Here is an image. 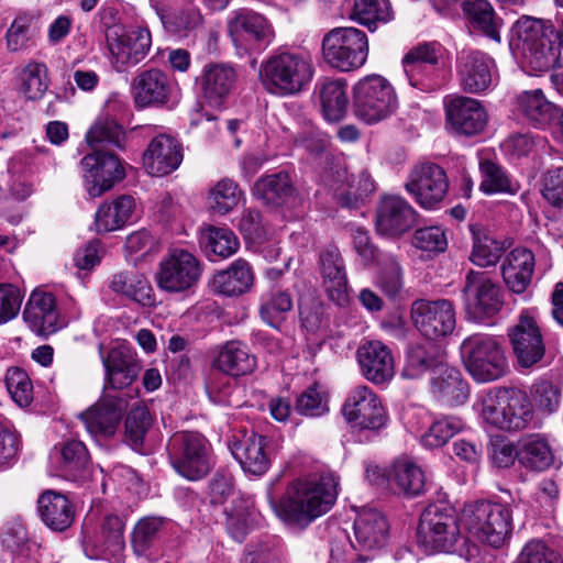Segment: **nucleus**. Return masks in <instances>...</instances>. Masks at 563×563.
I'll use <instances>...</instances> for the list:
<instances>
[{
    "label": "nucleus",
    "mask_w": 563,
    "mask_h": 563,
    "mask_svg": "<svg viewBox=\"0 0 563 563\" xmlns=\"http://www.w3.org/2000/svg\"><path fill=\"white\" fill-rule=\"evenodd\" d=\"M85 175V187L91 198L100 197L125 176L124 167L119 157L112 153L95 150L81 162Z\"/></svg>",
    "instance_id": "nucleus-17"
},
{
    "label": "nucleus",
    "mask_w": 563,
    "mask_h": 563,
    "mask_svg": "<svg viewBox=\"0 0 563 563\" xmlns=\"http://www.w3.org/2000/svg\"><path fill=\"white\" fill-rule=\"evenodd\" d=\"M534 265V255L526 247H516L506 256L503 263V277L512 292L522 294L527 289Z\"/></svg>",
    "instance_id": "nucleus-36"
},
{
    "label": "nucleus",
    "mask_w": 563,
    "mask_h": 563,
    "mask_svg": "<svg viewBox=\"0 0 563 563\" xmlns=\"http://www.w3.org/2000/svg\"><path fill=\"white\" fill-rule=\"evenodd\" d=\"M135 211V199L132 196L123 195L110 203L99 207L95 216L97 232L106 233L123 228L132 220Z\"/></svg>",
    "instance_id": "nucleus-39"
},
{
    "label": "nucleus",
    "mask_w": 563,
    "mask_h": 563,
    "mask_svg": "<svg viewBox=\"0 0 563 563\" xmlns=\"http://www.w3.org/2000/svg\"><path fill=\"white\" fill-rule=\"evenodd\" d=\"M47 69L44 64L30 63L21 73V90L30 100H36L47 90Z\"/></svg>",
    "instance_id": "nucleus-58"
},
{
    "label": "nucleus",
    "mask_w": 563,
    "mask_h": 563,
    "mask_svg": "<svg viewBox=\"0 0 563 563\" xmlns=\"http://www.w3.org/2000/svg\"><path fill=\"white\" fill-rule=\"evenodd\" d=\"M167 451L175 471L189 481H199L211 470L209 442L198 432H176L168 441Z\"/></svg>",
    "instance_id": "nucleus-6"
},
{
    "label": "nucleus",
    "mask_w": 563,
    "mask_h": 563,
    "mask_svg": "<svg viewBox=\"0 0 563 563\" xmlns=\"http://www.w3.org/2000/svg\"><path fill=\"white\" fill-rule=\"evenodd\" d=\"M518 454L519 462L533 471H544L553 463V453L548 442L539 435L523 440Z\"/></svg>",
    "instance_id": "nucleus-53"
},
{
    "label": "nucleus",
    "mask_w": 563,
    "mask_h": 563,
    "mask_svg": "<svg viewBox=\"0 0 563 563\" xmlns=\"http://www.w3.org/2000/svg\"><path fill=\"white\" fill-rule=\"evenodd\" d=\"M132 93L140 108L163 106L169 100L172 82L164 71L157 68L147 69L134 78Z\"/></svg>",
    "instance_id": "nucleus-31"
},
{
    "label": "nucleus",
    "mask_w": 563,
    "mask_h": 563,
    "mask_svg": "<svg viewBox=\"0 0 563 563\" xmlns=\"http://www.w3.org/2000/svg\"><path fill=\"white\" fill-rule=\"evenodd\" d=\"M5 386L13 401L20 407H27L33 400V386L27 373L21 368H9Z\"/></svg>",
    "instance_id": "nucleus-62"
},
{
    "label": "nucleus",
    "mask_w": 563,
    "mask_h": 563,
    "mask_svg": "<svg viewBox=\"0 0 563 563\" xmlns=\"http://www.w3.org/2000/svg\"><path fill=\"white\" fill-rule=\"evenodd\" d=\"M109 287L118 295L130 298L142 306L154 302L152 287L146 277L135 271H124L112 276Z\"/></svg>",
    "instance_id": "nucleus-43"
},
{
    "label": "nucleus",
    "mask_w": 563,
    "mask_h": 563,
    "mask_svg": "<svg viewBox=\"0 0 563 563\" xmlns=\"http://www.w3.org/2000/svg\"><path fill=\"white\" fill-rule=\"evenodd\" d=\"M459 537L452 511L438 505L428 506L420 516L417 538L426 552H450Z\"/></svg>",
    "instance_id": "nucleus-11"
},
{
    "label": "nucleus",
    "mask_w": 563,
    "mask_h": 563,
    "mask_svg": "<svg viewBox=\"0 0 563 563\" xmlns=\"http://www.w3.org/2000/svg\"><path fill=\"white\" fill-rule=\"evenodd\" d=\"M460 354L466 371L478 383L497 380L508 371L504 349L493 335H468L460 345Z\"/></svg>",
    "instance_id": "nucleus-4"
},
{
    "label": "nucleus",
    "mask_w": 563,
    "mask_h": 563,
    "mask_svg": "<svg viewBox=\"0 0 563 563\" xmlns=\"http://www.w3.org/2000/svg\"><path fill=\"white\" fill-rule=\"evenodd\" d=\"M431 394L440 404L453 407L466 401L470 386L459 369L444 364L433 372Z\"/></svg>",
    "instance_id": "nucleus-32"
},
{
    "label": "nucleus",
    "mask_w": 563,
    "mask_h": 563,
    "mask_svg": "<svg viewBox=\"0 0 563 563\" xmlns=\"http://www.w3.org/2000/svg\"><path fill=\"white\" fill-rule=\"evenodd\" d=\"M152 426V417L145 406H135L125 419V440L133 448H140Z\"/></svg>",
    "instance_id": "nucleus-59"
},
{
    "label": "nucleus",
    "mask_w": 563,
    "mask_h": 563,
    "mask_svg": "<svg viewBox=\"0 0 563 563\" xmlns=\"http://www.w3.org/2000/svg\"><path fill=\"white\" fill-rule=\"evenodd\" d=\"M398 98L390 82L380 75H369L354 86V111L358 119L373 124L391 115Z\"/></svg>",
    "instance_id": "nucleus-7"
},
{
    "label": "nucleus",
    "mask_w": 563,
    "mask_h": 563,
    "mask_svg": "<svg viewBox=\"0 0 563 563\" xmlns=\"http://www.w3.org/2000/svg\"><path fill=\"white\" fill-rule=\"evenodd\" d=\"M201 274L202 264L192 253L174 249L161 260L155 278L161 290L179 294L194 288Z\"/></svg>",
    "instance_id": "nucleus-10"
},
{
    "label": "nucleus",
    "mask_w": 563,
    "mask_h": 563,
    "mask_svg": "<svg viewBox=\"0 0 563 563\" xmlns=\"http://www.w3.org/2000/svg\"><path fill=\"white\" fill-rule=\"evenodd\" d=\"M324 60L341 71H351L364 65L368 55L366 34L355 27H338L322 41Z\"/></svg>",
    "instance_id": "nucleus-8"
},
{
    "label": "nucleus",
    "mask_w": 563,
    "mask_h": 563,
    "mask_svg": "<svg viewBox=\"0 0 563 563\" xmlns=\"http://www.w3.org/2000/svg\"><path fill=\"white\" fill-rule=\"evenodd\" d=\"M462 9L471 25L488 36L500 42L499 29L501 21L496 16L492 4L487 0H465Z\"/></svg>",
    "instance_id": "nucleus-45"
},
{
    "label": "nucleus",
    "mask_w": 563,
    "mask_h": 563,
    "mask_svg": "<svg viewBox=\"0 0 563 563\" xmlns=\"http://www.w3.org/2000/svg\"><path fill=\"white\" fill-rule=\"evenodd\" d=\"M151 5L161 18L165 29L174 33L195 30L202 22L199 9L191 2H186L183 7L175 9L169 15H166L158 7L157 0H151Z\"/></svg>",
    "instance_id": "nucleus-51"
},
{
    "label": "nucleus",
    "mask_w": 563,
    "mask_h": 563,
    "mask_svg": "<svg viewBox=\"0 0 563 563\" xmlns=\"http://www.w3.org/2000/svg\"><path fill=\"white\" fill-rule=\"evenodd\" d=\"M292 194L291 179L285 172L262 176L253 187L254 197L269 207L285 205Z\"/></svg>",
    "instance_id": "nucleus-41"
},
{
    "label": "nucleus",
    "mask_w": 563,
    "mask_h": 563,
    "mask_svg": "<svg viewBox=\"0 0 563 563\" xmlns=\"http://www.w3.org/2000/svg\"><path fill=\"white\" fill-rule=\"evenodd\" d=\"M124 521L117 515L104 517L97 547L111 563H121L125 548Z\"/></svg>",
    "instance_id": "nucleus-44"
},
{
    "label": "nucleus",
    "mask_w": 563,
    "mask_h": 563,
    "mask_svg": "<svg viewBox=\"0 0 563 563\" xmlns=\"http://www.w3.org/2000/svg\"><path fill=\"white\" fill-rule=\"evenodd\" d=\"M165 519L147 516L140 519L132 531V549L139 556H152L166 534Z\"/></svg>",
    "instance_id": "nucleus-42"
},
{
    "label": "nucleus",
    "mask_w": 563,
    "mask_h": 563,
    "mask_svg": "<svg viewBox=\"0 0 563 563\" xmlns=\"http://www.w3.org/2000/svg\"><path fill=\"white\" fill-rule=\"evenodd\" d=\"M23 319L36 334L55 333L59 328L55 297L49 292L33 291L25 305Z\"/></svg>",
    "instance_id": "nucleus-30"
},
{
    "label": "nucleus",
    "mask_w": 563,
    "mask_h": 563,
    "mask_svg": "<svg viewBox=\"0 0 563 563\" xmlns=\"http://www.w3.org/2000/svg\"><path fill=\"white\" fill-rule=\"evenodd\" d=\"M128 408L122 397L103 396L79 415L87 432L95 439L112 438Z\"/></svg>",
    "instance_id": "nucleus-18"
},
{
    "label": "nucleus",
    "mask_w": 563,
    "mask_h": 563,
    "mask_svg": "<svg viewBox=\"0 0 563 563\" xmlns=\"http://www.w3.org/2000/svg\"><path fill=\"white\" fill-rule=\"evenodd\" d=\"M338 486L339 478L333 473L296 481L279 501H272L271 506L285 522L307 527L332 508Z\"/></svg>",
    "instance_id": "nucleus-1"
},
{
    "label": "nucleus",
    "mask_w": 563,
    "mask_h": 563,
    "mask_svg": "<svg viewBox=\"0 0 563 563\" xmlns=\"http://www.w3.org/2000/svg\"><path fill=\"white\" fill-rule=\"evenodd\" d=\"M504 253L500 242L485 233H474L471 261L479 267H489L498 263Z\"/></svg>",
    "instance_id": "nucleus-56"
},
{
    "label": "nucleus",
    "mask_w": 563,
    "mask_h": 563,
    "mask_svg": "<svg viewBox=\"0 0 563 563\" xmlns=\"http://www.w3.org/2000/svg\"><path fill=\"white\" fill-rule=\"evenodd\" d=\"M405 188L422 208L432 209L444 199L449 180L441 166L422 163L411 169Z\"/></svg>",
    "instance_id": "nucleus-15"
},
{
    "label": "nucleus",
    "mask_w": 563,
    "mask_h": 563,
    "mask_svg": "<svg viewBox=\"0 0 563 563\" xmlns=\"http://www.w3.org/2000/svg\"><path fill=\"white\" fill-rule=\"evenodd\" d=\"M494 60L478 51H463L457 57L456 70L462 89L470 93L487 90L493 84Z\"/></svg>",
    "instance_id": "nucleus-23"
},
{
    "label": "nucleus",
    "mask_w": 563,
    "mask_h": 563,
    "mask_svg": "<svg viewBox=\"0 0 563 563\" xmlns=\"http://www.w3.org/2000/svg\"><path fill=\"white\" fill-rule=\"evenodd\" d=\"M444 365L440 361V353L437 345L431 342L426 344H416L407 353V362L404 368V375L409 378H417L438 366Z\"/></svg>",
    "instance_id": "nucleus-50"
},
{
    "label": "nucleus",
    "mask_w": 563,
    "mask_h": 563,
    "mask_svg": "<svg viewBox=\"0 0 563 563\" xmlns=\"http://www.w3.org/2000/svg\"><path fill=\"white\" fill-rule=\"evenodd\" d=\"M238 185L228 178L220 180L209 195L210 208L220 214L230 212L240 201Z\"/></svg>",
    "instance_id": "nucleus-61"
},
{
    "label": "nucleus",
    "mask_w": 563,
    "mask_h": 563,
    "mask_svg": "<svg viewBox=\"0 0 563 563\" xmlns=\"http://www.w3.org/2000/svg\"><path fill=\"white\" fill-rule=\"evenodd\" d=\"M212 367L224 375L243 376L255 369L256 357L250 353L246 344L231 340L216 347Z\"/></svg>",
    "instance_id": "nucleus-33"
},
{
    "label": "nucleus",
    "mask_w": 563,
    "mask_h": 563,
    "mask_svg": "<svg viewBox=\"0 0 563 563\" xmlns=\"http://www.w3.org/2000/svg\"><path fill=\"white\" fill-rule=\"evenodd\" d=\"M507 388L497 389L486 395L482 402L481 417L484 422L506 430Z\"/></svg>",
    "instance_id": "nucleus-60"
},
{
    "label": "nucleus",
    "mask_w": 563,
    "mask_h": 563,
    "mask_svg": "<svg viewBox=\"0 0 563 563\" xmlns=\"http://www.w3.org/2000/svg\"><path fill=\"white\" fill-rule=\"evenodd\" d=\"M511 45L536 71H547L560 60L563 48V16L555 29L550 20L523 15L512 26Z\"/></svg>",
    "instance_id": "nucleus-2"
},
{
    "label": "nucleus",
    "mask_w": 563,
    "mask_h": 563,
    "mask_svg": "<svg viewBox=\"0 0 563 563\" xmlns=\"http://www.w3.org/2000/svg\"><path fill=\"white\" fill-rule=\"evenodd\" d=\"M106 38L110 63L119 73L142 62L152 45L151 33L145 27L125 30L122 26H112L107 30Z\"/></svg>",
    "instance_id": "nucleus-12"
},
{
    "label": "nucleus",
    "mask_w": 563,
    "mask_h": 563,
    "mask_svg": "<svg viewBox=\"0 0 563 563\" xmlns=\"http://www.w3.org/2000/svg\"><path fill=\"white\" fill-rule=\"evenodd\" d=\"M351 19L373 32L378 24L391 21L394 12L389 0H354Z\"/></svg>",
    "instance_id": "nucleus-48"
},
{
    "label": "nucleus",
    "mask_w": 563,
    "mask_h": 563,
    "mask_svg": "<svg viewBox=\"0 0 563 563\" xmlns=\"http://www.w3.org/2000/svg\"><path fill=\"white\" fill-rule=\"evenodd\" d=\"M460 520L471 540L494 549H500L511 537V510L499 503L478 500L467 504Z\"/></svg>",
    "instance_id": "nucleus-3"
},
{
    "label": "nucleus",
    "mask_w": 563,
    "mask_h": 563,
    "mask_svg": "<svg viewBox=\"0 0 563 563\" xmlns=\"http://www.w3.org/2000/svg\"><path fill=\"white\" fill-rule=\"evenodd\" d=\"M418 213L402 197L384 196L376 208V230L382 235L400 236L417 223Z\"/></svg>",
    "instance_id": "nucleus-20"
},
{
    "label": "nucleus",
    "mask_w": 563,
    "mask_h": 563,
    "mask_svg": "<svg viewBox=\"0 0 563 563\" xmlns=\"http://www.w3.org/2000/svg\"><path fill=\"white\" fill-rule=\"evenodd\" d=\"M411 320L415 328L429 340L450 335L456 324L454 306L446 299L413 301Z\"/></svg>",
    "instance_id": "nucleus-14"
},
{
    "label": "nucleus",
    "mask_w": 563,
    "mask_h": 563,
    "mask_svg": "<svg viewBox=\"0 0 563 563\" xmlns=\"http://www.w3.org/2000/svg\"><path fill=\"white\" fill-rule=\"evenodd\" d=\"M254 501L251 498L240 497L233 501L230 510H227L225 527L229 534L235 541L241 542L254 523Z\"/></svg>",
    "instance_id": "nucleus-52"
},
{
    "label": "nucleus",
    "mask_w": 563,
    "mask_h": 563,
    "mask_svg": "<svg viewBox=\"0 0 563 563\" xmlns=\"http://www.w3.org/2000/svg\"><path fill=\"white\" fill-rule=\"evenodd\" d=\"M506 430H522L533 418L532 405L528 396L518 389L507 388Z\"/></svg>",
    "instance_id": "nucleus-55"
},
{
    "label": "nucleus",
    "mask_w": 563,
    "mask_h": 563,
    "mask_svg": "<svg viewBox=\"0 0 563 563\" xmlns=\"http://www.w3.org/2000/svg\"><path fill=\"white\" fill-rule=\"evenodd\" d=\"M183 161L181 147L168 135L154 137L143 156V164L152 176H165L177 169Z\"/></svg>",
    "instance_id": "nucleus-29"
},
{
    "label": "nucleus",
    "mask_w": 563,
    "mask_h": 563,
    "mask_svg": "<svg viewBox=\"0 0 563 563\" xmlns=\"http://www.w3.org/2000/svg\"><path fill=\"white\" fill-rule=\"evenodd\" d=\"M357 361L363 376L373 384L389 382L395 374L390 349L380 341H369L357 350Z\"/></svg>",
    "instance_id": "nucleus-26"
},
{
    "label": "nucleus",
    "mask_w": 563,
    "mask_h": 563,
    "mask_svg": "<svg viewBox=\"0 0 563 563\" xmlns=\"http://www.w3.org/2000/svg\"><path fill=\"white\" fill-rule=\"evenodd\" d=\"M228 32L236 47H245L244 41L258 48L267 47L274 38V30L268 21L250 9H239L228 19Z\"/></svg>",
    "instance_id": "nucleus-19"
},
{
    "label": "nucleus",
    "mask_w": 563,
    "mask_h": 563,
    "mask_svg": "<svg viewBox=\"0 0 563 563\" xmlns=\"http://www.w3.org/2000/svg\"><path fill=\"white\" fill-rule=\"evenodd\" d=\"M389 483L395 484L399 492L408 496H417L423 492L426 478L422 470L408 459L394 462L388 474Z\"/></svg>",
    "instance_id": "nucleus-46"
},
{
    "label": "nucleus",
    "mask_w": 563,
    "mask_h": 563,
    "mask_svg": "<svg viewBox=\"0 0 563 563\" xmlns=\"http://www.w3.org/2000/svg\"><path fill=\"white\" fill-rule=\"evenodd\" d=\"M509 340L520 368L538 366L545 356V344L540 327L531 311L520 313L518 322L509 330Z\"/></svg>",
    "instance_id": "nucleus-13"
},
{
    "label": "nucleus",
    "mask_w": 563,
    "mask_h": 563,
    "mask_svg": "<svg viewBox=\"0 0 563 563\" xmlns=\"http://www.w3.org/2000/svg\"><path fill=\"white\" fill-rule=\"evenodd\" d=\"M446 123L460 135L479 134L487 124V113L482 103L470 97L456 96L446 99Z\"/></svg>",
    "instance_id": "nucleus-21"
},
{
    "label": "nucleus",
    "mask_w": 563,
    "mask_h": 563,
    "mask_svg": "<svg viewBox=\"0 0 563 563\" xmlns=\"http://www.w3.org/2000/svg\"><path fill=\"white\" fill-rule=\"evenodd\" d=\"M266 438L254 431H245L240 437H233L229 449L245 473L263 475L269 467L266 453Z\"/></svg>",
    "instance_id": "nucleus-25"
},
{
    "label": "nucleus",
    "mask_w": 563,
    "mask_h": 563,
    "mask_svg": "<svg viewBox=\"0 0 563 563\" xmlns=\"http://www.w3.org/2000/svg\"><path fill=\"white\" fill-rule=\"evenodd\" d=\"M482 181L481 190L486 195L507 194L515 195L519 191L518 181L511 179L506 170L490 159H483L479 163Z\"/></svg>",
    "instance_id": "nucleus-49"
},
{
    "label": "nucleus",
    "mask_w": 563,
    "mask_h": 563,
    "mask_svg": "<svg viewBox=\"0 0 563 563\" xmlns=\"http://www.w3.org/2000/svg\"><path fill=\"white\" fill-rule=\"evenodd\" d=\"M99 354L106 369V387L122 389L130 386L137 377L140 365L125 345L112 347L107 356L102 355V345H99Z\"/></svg>",
    "instance_id": "nucleus-27"
},
{
    "label": "nucleus",
    "mask_w": 563,
    "mask_h": 563,
    "mask_svg": "<svg viewBox=\"0 0 563 563\" xmlns=\"http://www.w3.org/2000/svg\"><path fill=\"white\" fill-rule=\"evenodd\" d=\"M51 463L55 475L67 481L84 483L92 474L88 450L78 440L65 442L51 455Z\"/></svg>",
    "instance_id": "nucleus-22"
},
{
    "label": "nucleus",
    "mask_w": 563,
    "mask_h": 563,
    "mask_svg": "<svg viewBox=\"0 0 563 563\" xmlns=\"http://www.w3.org/2000/svg\"><path fill=\"white\" fill-rule=\"evenodd\" d=\"M206 249L223 258L231 256L239 249L234 233L227 228L209 227L201 234Z\"/></svg>",
    "instance_id": "nucleus-57"
},
{
    "label": "nucleus",
    "mask_w": 563,
    "mask_h": 563,
    "mask_svg": "<svg viewBox=\"0 0 563 563\" xmlns=\"http://www.w3.org/2000/svg\"><path fill=\"white\" fill-rule=\"evenodd\" d=\"M254 282L253 271L249 262L235 260L228 269L219 272L213 277V288L217 292L233 297L251 289Z\"/></svg>",
    "instance_id": "nucleus-40"
},
{
    "label": "nucleus",
    "mask_w": 563,
    "mask_h": 563,
    "mask_svg": "<svg viewBox=\"0 0 563 563\" xmlns=\"http://www.w3.org/2000/svg\"><path fill=\"white\" fill-rule=\"evenodd\" d=\"M516 108L536 128H545L558 115V109L547 100L541 89L519 93Z\"/></svg>",
    "instance_id": "nucleus-38"
},
{
    "label": "nucleus",
    "mask_w": 563,
    "mask_h": 563,
    "mask_svg": "<svg viewBox=\"0 0 563 563\" xmlns=\"http://www.w3.org/2000/svg\"><path fill=\"white\" fill-rule=\"evenodd\" d=\"M462 295L465 312L475 322L492 319L504 306L500 287L485 272L470 269Z\"/></svg>",
    "instance_id": "nucleus-9"
},
{
    "label": "nucleus",
    "mask_w": 563,
    "mask_h": 563,
    "mask_svg": "<svg viewBox=\"0 0 563 563\" xmlns=\"http://www.w3.org/2000/svg\"><path fill=\"white\" fill-rule=\"evenodd\" d=\"M342 411L351 427L360 430H378L387 420L378 396L365 385H358L349 393Z\"/></svg>",
    "instance_id": "nucleus-16"
},
{
    "label": "nucleus",
    "mask_w": 563,
    "mask_h": 563,
    "mask_svg": "<svg viewBox=\"0 0 563 563\" xmlns=\"http://www.w3.org/2000/svg\"><path fill=\"white\" fill-rule=\"evenodd\" d=\"M37 511L41 520L53 531L69 528L75 518L73 503L63 494L46 490L37 499Z\"/></svg>",
    "instance_id": "nucleus-35"
},
{
    "label": "nucleus",
    "mask_w": 563,
    "mask_h": 563,
    "mask_svg": "<svg viewBox=\"0 0 563 563\" xmlns=\"http://www.w3.org/2000/svg\"><path fill=\"white\" fill-rule=\"evenodd\" d=\"M514 563H563L561 555L541 539L529 540Z\"/></svg>",
    "instance_id": "nucleus-64"
},
{
    "label": "nucleus",
    "mask_w": 563,
    "mask_h": 563,
    "mask_svg": "<svg viewBox=\"0 0 563 563\" xmlns=\"http://www.w3.org/2000/svg\"><path fill=\"white\" fill-rule=\"evenodd\" d=\"M87 142L95 150L99 146L112 145L123 148L125 145L126 134L123 128L110 118H100L89 129L86 135Z\"/></svg>",
    "instance_id": "nucleus-54"
},
{
    "label": "nucleus",
    "mask_w": 563,
    "mask_h": 563,
    "mask_svg": "<svg viewBox=\"0 0 563 563\" xmlns=\"http://www.w3.org/2000/svg\"><path fill=\"white\" fill-rule=\"evenodd\" d=\"M354 537L353 545L361 551L382 549L389 537V523L380 511L365 508L355 518Z\"/></svg>",
    "instance_id": "nucleus-28"
},
{
    "label": "nucleus",
    "mask_w": 563,
    "mask_h": 563,
    "mask_svg": "<svg viewBox=\"0 0 563 563\" xmlns=\"http://www.w3.org/2000/svg\"><path fill=\"white\" fill-rule=\"evenodd\" d=\"M291 309L292 299L286 290L271 289L260 297V317L272 328H279Z\"/></svg>",
    "instance_id": "nucleus-47"
},
{
    "label": "nucleus",
    "mask_w": 563,
    "mask_h": 563,
    "mask_svg": "<svg viewBox=\"0 0 563 563\" xmlns=\"http://www.w3.org/2000/svg\"><path fill=\"white\" fill-rule=\"evenodd\" d=\"M531 397L537 408L547 413L558 410L561 402V386L548 378L537 380L531 387Z\"/></svg>",
    "instance_id": "nucleus-63"
},
{
    "label": "nucleus",
    "mask_w": 563,
    "mask_h": 563,
    "mask_svg": "<svg viewBox=\"0 0 563 563\" xmlns=\"http://www.w3.org/2000/svg\"><path fill=\"white\" fill-rule=\"evenodd\" d=\"M265 88L275 95L299 92L313 76L311 59L302 54L283 52L265 60L260 70Z\"/></svg>",
    "instance_id": "nucleus-5"
},
{
    "label": "nucleus",
    "mask_w": 563,
    "mask_h": 563,
    "mask_svg": "<svg viewBox=\"0 0 563 563\" xmlns=\"http://www.w3.org/2000/svg\"><path fill=\"white\" fill-rule=\"evenodd\" d=\"M319 271L325 291L338 306L349 302V284L345 264L339 249L327 246L319 255Z\"/></svg>",
    "instance_id": "nucleus-24"
},
{
    "label": "nucleus",
    "mask_w": 563,
    "mask_h": 563,
    "mask_svg": "<svg viewBox=\"0 0 563 563\" xmlns=\"http://www.w3.org/2000/svg\"><path fill=\"white\" fill-rule=\"evenodd\" d=\"M314 93L319 98L325 120L338 122L344 118L349 104L347 84L344 79H319Z\"/></svg>",
    "instance_id": "nucleus-37"
},
{
    "label": "nucleus",
    "mask_w": 563,
    "mask_h": 563,
    "mask_svg": "<svg viewBox=\"0 0 563 563\" xmlns=\"http://www.w3.org/2000/svg\"><path fill=\"white\" fill-rule=\"evenodd\" d=\"M236 81L235 69L224 63L205 65L201 74V91L210 106L219 107L232 92Z\"/></svg>",
    "instance_id": "nucleus-34"
}]
</instances>
